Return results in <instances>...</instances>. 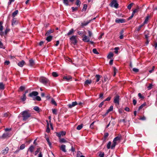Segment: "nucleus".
Wrapping results in <instances>:
<instances>
[{
  "mask_svg": "<svg viewBox=\"0 0 157 157\" xmlns=\"http://www.w3.org/2000/svg\"><path fill=\"white\" fill-rule=\"evenodd\" d=\"M19 116L22 117L23 121H26L31 117V114L29 110H26L21 112Z\"/></svg>",
  "mask_w": 157,
  "mask_h": 157,
  "instance_id": "f257e3e1",
  "label": "nucleus"
},
{
  "mask_svg": "<svg viewBox=\"0 0 157 157\" xmlns=\"http://www.w3.org/2000/svg\"><path fill=\"white\" fill-rule=\"evenodd\" d=\"M121 139V137L119 136H117L115 137L113 141V144L111 146V149H114L117 144V142H119Z\"/></svg>",
  "mask_w": 157,
  "mask_h": 157,
  "instance_id": "f03ea898",
  "label": "nucleus"
},
{
  "mask_svg": "<svg viewBox=\"0 0 157 157\" xmlns=\"http://www.w3.org/2000/svg\"><path fill=\"white\" fill-rule=\"evenodd\" d=\"M40 82L44 85H47L49 82V80L47 78L41 77L39 79Z\"/></svg>",
  "mask_w": 157,
  "mask_h": 157,
  "instance_id": "7ed1b4c3",
  "label": "nucleus"
},
{
  "mask_svg": "<svg viewBox=\"0 0 157 157\" xmlns=\"http://www.w3.org/2000/svg\"><path fill=\"white\" fill-rule=\"evenodd\" d=\"M76 36L73 35L70 38V40L71 43L73 44L74 45H75L77 42V40H76Z\"/></svg>",
  "mask_w": 157,
  "mask_h": 157,
  "instance_id": "20e7f679",
  "label": "nucleus"
},
{
  "mask_svg": "<svg viewBox=\"0 0 157 157\" xmlns=\"http://www.w3.org/2000/svg\"><path fill=\"white\" fill-rule=\"evenodd\" d=\"M118 4L117 2V0H113L110 3L111 6H114L116 8L118 7Z\"/></svg>",
  "mask_w": 157,
  "mask_h": 157,
  "instance_id": "39448f33",
  "label": "nucleus"
},
{
  "mask_svg": "<svg viewBox=\"0 0 157 157\" xmlns=\"http://www.w3.org/2000/svg\"><path fill=\"white\" fill-rule=\"evenodd\" d=\"M119 98L120 96L118 95H116L114 97V102L116 104H119Z\"/></svg>",
  "mask_w": 157,
  "mask_h": 157,
  "instance_id": "423d86ee",
  "label": "nucleus"
},
{
  "mask_svg": "<svg viewBox=\"0 0 157 157\" xmlns=\"http://www.w3.org/2000/svg\"><path fill=\"white\" fill-rule=\"evenodd\" d=\"M125 21V20L124 19L117 18L115 20V22L118 23H124Z\"/></svg>",
  "mask_w": 157,
  "mask_h": 157,
  "instance_id": "0eeeda50",
  "label": "nucleus"
},
{
  "mask_svg": "<svg viewBox=\"0 0 157 157\" xmlns=\"http://www.w3.org/2000/svg\"><path fill=\"white\" fill-rule=\"evenodd\" d=\"M66 132L65 131H61L59 132H57L56 133V135L58 137L60 138L61 136H64L66 135Z\"/></svg>",
  "mask_w": 157,
  "mask_h": 157,
  "instance_id": "6e6552de",
  "label": "nucleus"
},
{
  "mask_svg": "<svg viewBox=\"0 0 157 157\" xmlns=\"http://www.w3.org/2000/svg\"><path fill=\"white\" fill-rule=\"evenodd\" d=\"M38 94V93L37 91H33L30 93L29 94V96L32 97L33 96H36Z\"/></svg>",
  "mask_w": 157,
  "mask_h": 157,
  "instance_id": "1a4fd4ad",
  "label": "nucleus"
},
{
  "mask_svg": "<svg viewBox=\"0 0 157 157\" xmlns=\"http://www.w3.org/2000/svg\"><path fill=\"white\" fill-rule=\"evenodd\" d=\"M3 22L2 21H0V35L2 36H3V33L2 31L3 27L2 26Z\"/></svg>",
  "mask_w": 157,
  "mask_h": 157,
  "instance_id": "9d476101",
  "label": "nucleus"
},
{
  "mask_svg": "<svg viewBox=\"0 0 157 157\" xmlns=\"http://www.w3.org/2000/svg\"><path fill=\"white\" fill-rule=\"evenodd\" d=\"M90 37H88L87 36L85 35L83 38L82 40L85 42H88L89 41Z\"/></svg>",
  "mask_w": 157,
  "mask_h": 157,
  "instance_id": "9b49d317",
  "label": "nucleus"
},
{
  "mask_svg": "<svg viewBox=\"0 0 157 157\" xmlns=\"http://www.w3.org/2000/svg\"><path fill=\"white\" fill-rule=\"evenodd\" d=\"M77 105V103L76 101L73 102L71 104H69L68 105V107L70 108H71L72 107H74Z\"/></svg>",
  "mask_w": 157,
  "mask_h": 157,
  "instance_id": "f8f14e48",
  "label": "nucleus"
},
{
  "mask_svg": "<svg viewBox=\"0 0 157 157\" xmlns=\"http://www.w3.org/2000/svg\"><path fill=\"white\" fill-rule=\"evenodd\" d=\"M10 134L8 133H4L2 135L1 138L3 139H4L6 138H8L10 137Z\"/></svg>",
  "mask_w": 157,
  "mask_h": 157,
  "instance_id": "ddd939ff",
  "label": "nucleus"
},
{
  "mask_svg": "<svg viewBox=\"0 0 157 157\" xmlns=\"http://www.w3.org/2000/svg\"><path fill=\"white\" fill-rule=\"evenodd\" d=\"M18 21L16 18H13L12 21V25L13 26L18 24Z\"/></svg>",
  "mask_w": 157,
  "mask_h": 157,
  "instance_id": "4468645a",
  "label": "nucleus"
},
{
  "mask_svg": "<svg viewBox=\"0 0 157 157\" xmlns=\"http://www.w3.org/2000/svg\"><path fill=\"white\" fill-rule=\"evenodd\" d=\"M60 149L63 151L64 152H66L67 151L66 150V146L65 145L63 144L60 147Z\"/></svg>",
  "mask_w": 157,
  "mask_h": 157,
  "instance_id": "2eb2a0df",
  "label": "nucleus"
},
{
  "mask_svg": "<svg viewBox=\"0 0 157 157\" xmlns=\"http://www.w3.org/2000/svg\"><path fill=\"white\" fill-rule=\"evenodd\" d=\"M92 82L91 80H86L84 82V86H86L88 84H90Z\"/></svg>",
  "mask_w": 157,
  "mask_h": 157,
  "instance_id": "dca6fc26",
  "label": "nucleus"
},
{
  "mask_svg": "<svg viewBox=\"0 0 157 157\" xmlns=\"http://www.w3.org/2000/svg\"><path fill=\"white\" fill-rule=\"evenodd\" d=\"M63 78L66 79L67 81H68L72 78V77L70 75L65 76L63 77Z\"/></svg>",
  "mask_w": 157,
  "mask_h": 157,
  "instance_id": "f3484780",
  "label": "nucleus"
},
{
  "mask_svg": "<svg viewBox=\"0 0 157 157\" xmlns=\"http://www.w3.org/2000/svg\"><path fill=\"white\" fill-rule=\"evenodd\" d=\"M9 148L8 147H6V148L3 150L2 151V153L3 154H6L8 151Z\"/></svg>",
  "mask_w": 157,
  "mask_h": 157,
  "instance_id": "a211bd4d",
  "label": "nucleus"
},
{
  "mask_svg": "<svg viewBox=\"0 0 157 157\" xmlns=\"http://www.w3.org/2000/svg\"><path fill=\"white\" fill-rule=\"evenodd\" d=\"M25 63V61L23 60H22L21 61L18 63V65L20 67H22L24 65Z\"/></svg>",
  "mask_w": 157,
  "mask_h": 157,
  "instance_id": "6ab92c4d",
  "label": "nucleus"
},
{
  "mask_svg": "<svg viewBox=\"0 0 157 157\" xmlns=\"http://www.w3.org/2000/svg\"><path fill=\"white\" fill-rule=\"evenodd\" d=\"M74 31L73 29H71L69 32L67 33V34H66L65 35H67L69 36L71 35L74 33Z\"/></svg>",
  "mask_w": 157,
  "mask_h": 157,
  "instance_id": "aec40b11",
  "label": "nucleus"
},
{
  "mask_svg": "<svg viewBox=\"0 0 157 157\" xmlns=\"http://www.w3.org/2000/svg\"><path fill=\"white\" fill-rule=\"evenodd\" d=\"M5 85L3 82H0V90H4L5 89Z\"/></svg>",
  "mask_w": 157,
  "mask_h": 157,
  "instance_id": "412c9836",
  "label": "nucleus"
},
{
  "mask_svg": "<svg viewBox=\"0 0 157 157\" xmlns=\"http://www.w3.org/2000/svg\"><path fill=\"white\" fill-rule=\"evenodd\" d=\"M34 147L33 145L31 146L29 148L28 151H29L31 153L33 152L34 150Z\"/></svg>",
  "mask_w": 157,
  "mask_h": 157,
  "instance_id": "4be33fe9",
  "label": "nucleus"
},
{
  "mask_svg": "<svg viewBox=\"0 0 157 157\" xmlns=\"http://www.w3.org/2000/svg\"><path fill=\"white\" fill-rule=\"evenodd\" d=\"M90 22V21H89V20L87 21L82 22L81 23V25L83 26H86Z\"/></svg>",
  "mask_w": 157,
  "mask_h": 157,
  "instance_id": "5701e85b",
  "label": "nucleus"
},
{
  "mask_svg": "<svg viewBox=\"0 0 157 157\" xmlns=\"http://www.w3.org/2000/svg\"><path fill=\"white\" fill-rule=\"evenodd\" d=\"M52 39V36H49L47 37L46 40L48 41V42H50L51 41Z\"/></svg>",
  "mask_w": 157,
  "mask_h": 157,
  "instance_id": "b1692460",
  "label": "nucleus"
},
{
  "mask_svg": "<svg viewBox=\"0 0 157 157\" xmlns=\"http://www.w3.org/2000/svg\"><path fill=\"white\" fill-rule=\"evenodd\" d=\"M29 63L30 66L32 67L34 65V60L31 59L29 60Z\"/></svg>",
  "mask_w": 157,
  "mask_h": 157,
  "instance_id": "393cba45",
  "label": "nucleus"
},
{
  "mask_svg": "<svg viewBox=\"0 0 157 157\" xmlns=\"http://www.w3.org/2000/svg\"><path fill=\"white\" fill-rule=\"evenodd\" d=\"M113 53L112 52H110L107 56V57L109 59H111L112 57H113Z\"/></svg>",
  "mask_w": 157,
  "mask_h": 157,
  "instance_id": "a878e982",
  "label": "nucleus"
},
{
  "mask_svg": "<svg viewBox=\"0 0 157 157\" xmlns=\"http://www.w3.org/2000/svg\"><path fill=\"white\" fill-rule=\"evenodd\" d=\"M63 2L64 5H65L66 6H68L69 5V1L68 0H63Z\"/></svg>",
  "mask_w": 157,
  "mask_h": 157,
  "instance_id": "bb28decb",
  "label": "nucleus"
},
{
  "mask_svg": "<svg viewBox=\"0 0 157 157\" xmlns=\"http://www.w3.org/2000/svg\"><path fill=\"white\" fill-rule=\"evenodd\" d=\"M33 100H36L37 101H40L41 100V98L39 96H38L37 95L36 96L35 98H33Z\"/></svg>",
  "mask_w": 157,
  "mask_h": 157,
  "instance_id": "cd10ccee",
  "label": "nucleus"
},
{
  "mask_svg": "<svg viewBox=\"0 0 157 157\" xmlns=\"http://www.w3.org/2000/svg\"><path fill=\"white\" fill-rule=\"evenodd\" d=\"M9 31L10 29L9 28H6L5 30V32H3V36L6 35Z\"/></svg>",
  "mask_w": 157,
  "mask_h": 157,
  "instance_id": "c85d7f7f",
  "label": "nucleus"
},
{
  "mask_svg": "<svg viewBox=\"0 0 157 157\" xmlns=\"http://www.w3.org/2000/svg\"><path fill=\"white\" fill-rule=\"evenodd\" d=\"M81 3L80 0H76L75 4L78 6H80Z\"/></svg>",
  "mask_w": 157,
  "mask_h": 157,
  "instance_id": "c756f323",
  "label": "nucleus"
},
{
  "mask_svg": "<svg viewBox=\"0 0 157 157\" xmlns=\"http://www.w3.org/2000/svg\"><path fill=\"white\" fill-rule=\"evenodd\" d=\"M95 77L96 78V82H98L99 81V80L100 79V78H101V76L100 75H96L95 76Z\"/></svg>",
  "mask_w": 157,
  "mask_h": 157,
  "instance_id": "7c9ffc66",
  "label": "nucleus"
},
{
  "mask_svg": "<svg viewBox=\"0 0 157 157\" xmlns=\"http://www.w3.org/2000/svg\"><path fill=\"white\" fill-rule=\"evenodd\" d=\"M59 141L60 143H66L67 142V141L64 138H59Z\"/></svg>",
  "mask_w": 157,
  "mask_h": 157,
  "instance_id": "2f4dec72",
  "label": "nucleus"
},
{
  "mask_svg": "<svg viewBox=\"0 0 157 157\" xmlns=\"http://www.w3.org/2000/svg\"><path fill=\"white\" fill-rule=\"evenodd\" d=\"M146 105V103L145 102L144 103L142 104L141 105H140V107H139L138 110H140L144 107Z\"/></svg>",
  "mask_w": 157,
  "mask_h": 157,
  "instance_id": "473e14b6",
  "label": "nucleus"
},
{
  "mask_svg": "<svg viewBox=\"0 0 157 157\" xmlns=\"http://www.w3.org/2000/svg\"><path fill=\"white\" fill-rule=\"evenodd\" d=\"M21 99L23 101H25L26 99V95L25 94L23 95L22 97L21 98Z\"/></svg>",
  "mask_w": 157,
  "mask_h": 157,
  "instance_id": "72a5a7b5",
  "label": "nucleus"
},
{
  "mask_svg": "<svg viewBox=\"0 0 157 157\" xmlns=\"http://www.w3.org/2000/svg\"><path fill=\"white\" fill-rule=\"evenodd\" d=\"M53 32V31L51 29H50L49 30H48L46 33L45 35L46 36H48V35H49L51 33H52Z\"/></svg>",
  "mask_w": 157,
  "mask_h": 157,
  "instance_id": "f704fd0d",
  "label": "nucleus"
},
{
  "mask_svg": "<svg viewBox=\"0 0 157 157\" xmlns=\"http://www.w3.org/2000/svg\"><path fill=\"white\" fill-rule=\"evenodd\" d=\"M18 10H16L12 13V16L13 17H15V16L17 14V13H18Z\"/></svg>",
  "mask_w": 157,
  "mask_h": 157,
  "instance_id": "c9c22d12",
  "label": "nucleus"
},
{
  "mask_svg": "<svg viewBox=\"0 0 157 157\" xmlns=\"http://www.w3.org/2000/svg\"><path fill=\"white\" fill-rule=\"evenodd\" d=\"M109 134L107 132L105 133L104 134V138L103 139L104 141H105L107 137L108 136Z\"/></svg>",
  "mask_w": 157,
  "mask_h": 157,
  "instance_id": "e433bc0d",
  "label": "nucleus"
},
{
  "mask_svg": "<svg viewBox=\"0 0 157 157\" xmlns=\"http://www.w3.org/2000/svg\"><path fill=\"white\" fill-rule=\"evenodd\" d=\"M52 75L54 77H57L58 76V74L56 72H53L52 74Z\"/></svg>",
  "mask_w": 157,
  "mask_h": 157,
  "instance_id": "4c0bfd02",
  "label": "nucleus"
},
{
  "mask_svg": "<svg viewBox=\"0 0 157 157\" xmlns=\"http://www.w3.org/2000/svg\"><path fill=\"white\" fill-rule=\"evenodd\" d=\"M111 142L110 141H109L107 145V148L108 149H109L110 148H111Z\"/></svg>",
  "mask_w": 157,
  "mask_h": 157,
  "instance_id": "58836bf2",
  "label": "nucleus"
},
{
  "mask_svg": "<svg viewBox=\"0 0 157 157\" xmlns=\"http://www.w3.org/2000/svg\"><path fill=\"white\" fill-rule=\"evenodd\" d=\"M40 148H37V150H36L35 151V153H34V155H37V154H38V152H40Z\"/></svg>",
  "mask_w": 157,
  "mask_h": 157,
  "instance_id": "ea45409f",
  "label": "nucleus"
},
{
  "mask_svg": "<svg viewBox=\"0 0 157 157\" xmlns=\"http://www.w3.org/2000/svg\"><path fill=\"white\" fill-rule=\"evenodd\" d=\"M87 5L86 4H84L83 6V7L82 10V11H85L87 9Z\"/></svg>",
  "mask_w": 157,
  "mask_h": 157,
  "instance_id": "a19ab883",
  "label": "nucleus"
},
{
  "mask_svg": "<svg viewBox=\"0 0 157 157\" xmlns=\"http://www.w3.org/2000/svg\"><path fill=\"white\" fill-rule=\"evenodd\" d=\"M33 109L36 111H37L38 112H40L39 111V108L38 106H35L33 108Z\"/></svg>",
  "mask_w": 157,
  "mask_h": 157,
  "instance_id": "79ce46f5",
  "label": "nucleus"
},
{
  "mask_svg": "<svg viewBox=\"0 0 157 157\" xmlns=\"http://www.w3.org/2000/svg\"><path fill=\"white\" fill-rule=\"evenodd\" d=\"M82 126H83L82 124H81L77 126V127L76 128V129L77 130H80L82 128Z\"/></svg>",
  "mask_w": 157,
  "mask_h": 157,
  "instance_id": "37998d69",
  "label": "nucleus"
},
{
  "mask_svg": "<svg viewBox=\"0 0 157 157\" xmlns=\"http://www.w3.org/2000/svg\"><path fill=\"white\" fill-rule=\"evenodd\" d=\"M92 51L94 54L97 55L99 54V53L97 51L96 48H94L92 50Z\"/></svg>",
  "mask_w": 157,
  "mask_h": 157,
  "instance_id": "c03bdc74",
  "label": "nucleus"
},
{
  "mask_svg": "<svg viewBox=\"0 0 157 157\" xmlns=\"http://www.w3.org/2000/svg\"><path fill=\"white\" fill-rule=\"evenodd\" d=\"M138 96L140 98H141L142 100L144 99V97L140 93L138 94Z\"/></svg>",
  "mask_w": 157,
  "mask_h": 157,
  "instance_id": "a18cd8bd",
  "label": "nucleus"
},
{
  "mask_svg": "<svg viewBox=\"0 0 157 157\" xmlns=\"http://www.w3.org/2000/svg\"><path fill=\"white\" fill-rule=\"evenodd\" d=\"M51 103L52 104H53L55 105H57V103L56 101L54 100V99L53 98H52L51 101Z\"/></svg>",
  "mask_w": 157,
  "mask_h": 157,
  "instance_id": "49530a36",
  "label": "nucleus"
},
{
  "mask_svg": "<svg viewBox=\"0 0 157 157\" xmlns=\"http://www.w3.org/2000/svg\"><path fill=\"white\" fill-rule=\"evenodd\" d=\"M149 17L147 16L146 17L145 21L144 22V24H146L148 21Z\"/></svg>",
  "mask_w": 157,
  "mask_h": 157,
  "instance_id": "de8ad7c7",
  "label": "nucleus"
},
{
  "mask_svg": "<svg viewBox=\"0 0 157 157\" xmlns=\"http://www.w3.org/2000/svg\"><path fill=\"white\" fill-rule=\"evenodd\" d=\"M104 152H100L98 156L100 157H104Z\"/></svg>",
  "mask_w": 157,
  "mask_h": 157,
  "instance_id": "09e8293b",
  "label": "nucleus"
},
{
  "mask_svg": "<svg viewBox=\"0 0 157 157\" xmlns=\"http://www.w3.org/2000/svg\"><path fill=\"white\" fill-rule=\"evenodd\" d=\"M88 33L89 37H91L93 35V33L92 32L89 30H88Z\"/></svg>",
  "mask_w": 157,
  "mask_h": 157,
  "instance_id": "8fccbe9b",
  "label": "nucleus"
},
{
  "mask_svg": "<svg viewBox=\"0 0 157 157\" xmlns=\"http://www.w3.org/2000/svg\"><path fill=\"white\" fill-rule=\"evenodd\" d=\"M133 5V3H132L131 4H129L127 8L129 10H130L131 8L132 7V5Z\"/></svg>",
  "mask_w": 157,
  "mask_h": 157,
  "instance_id": "3c124183",
  "label": "nucleus"
},
{
  "mask_svg": "<svg viewBox=\"0 0 157 157\" xmlns=\"http://www.w3.org/2000/svg\"><path fill=\"white\" fill-rule=\"evenodd\" d=\"M25 144H22L21 145V146H20V149L22 150V149H24V148H25Z\"/></svg>",
  "mask_w": 157,
  "mask_h": 157,
  "instance_id": "603ef678",
  "label": "nucleus"
},
{
  "mask_svg": "<svg viewBox=\"0 0 157 157\" xmlns=\"http://www.w3.org/2000/svg\"><path fill=\"white\" fill-rule=\"evenodd\" d=\"M95 121H94L90 125V128L91 129H93L94 128V124L95 123Z\"/></svg>",
  "mask_w": 157,
  "mask_h": 157,
  "instance_id": "864d4df0",
  "label": "nucleus"
},
{
  "mask_svg": "<svg viewBox=\"0 0 157 157\" xmlns=\"http://www.w3.org/2000/svg\"><path fill=\"white\" fill-rule=\"evenodd\" d=\"M113 106L112 105L111 106L109 109L107 110L109 112L112 111L113 110Z\"/></svg>",
  "mask_w": 157,
  "mask_h": 157,
  "instance_id": "5fc2aeb1",
  "label": "nucleus"
},
{
  "mask_svg": "<svg viewBox=\"0 0 157 157\" xmlns=\"http://www.w3.org/2000/svg\"><path fill=\"white\" fill-rule=\"evenodd\" d=\"M119 49V47H115L114 49L115 50V53H117L118 52V50Z\"/></svg>",
  "mask_w": 157,
  "mask_h": 157,
  "instance_id": "6e6d98bb",
  "label": "nucleus"
},
{
  "mask_svg": "<svg viewBox=\"0 0 157 157\" xmlns=\"http://www.w3.org/2000/svg\"><path fill=\"white\" fill-rule=\"evenodd\" d=\"M133 71L135 72H138L139 70L138 69L136 68H134L132 69Z\"/></svg>",
  "mask_w": 157,
  "mask_h": 157,
  "instance_id": "4d7b16f0",
  "label": "nucleus"
},
{
  "mask_svg": "<svg viewBox=\"0 0 157 157\" xmlns=\"http://www.w3.org/2000/svg\"><path fill=\"white\" fill-rule=\"evenodd\" d=\"M19 89L21 91H23L25 89V86H21L19 88Z\"/></svg>",
  "mask_w": 157,
  "mask_h": 157,
  "instance_id": "13d9d810",
  "label": "nucleus"
},
{
  "mask_svg": "<svg viewBox=\"0 0 157 157\" xmlns=\"http://www.w3.org/2000/svg\"><path fill=\"white\" fill-rule=\"evenodd\" d=\"M52 112L53 114L56 115L57 114V110L55 109H54L52 110Z\"/></svg>",
  "mask_w": 157,
  "mask_h": 157,
  "instance_id": "bf43d9fd",
  "label": "nucleus"
},
{
  "mask_svg": "<svg viewBox=\"0 0 157 157\" xmlns=\"http://www.w3.org/2000/svg\"><path fill=\"white\" fill-rule=\"evenodd\" d=\"M144 33L145 35H149V31L148 30H146L144 32Z\"/></svg>",
  "mask_w": 157,
  "mask_h": 157,
  "instance_id": "052dcab7",
  "label": "nucleus"
},
{
  "mask_svg": "<svg viewBox=\"0 0 157 157\" xmlns=\"http://www.w3.org/2000/svg\"><path fill=\"white\" fill-rule=\"evenodd\" d=\"M15 0H9V2H8V6L10 5L11 4L12 2H14Z\"/></svg>",
  "mask_w": 157,
  "mask_h": 157,
  "instance_id": "680f3d73",
  "label": "nucleus"
},
{
  "mask_svg": "<svg viewBox=\"0 0 157 157\" xmlns=\"http://www.w3.org/2000/svg\"><path fill=\"white\" fill-rule=\"evenodd\" d=\"M155 69V66H153L152 67V68L151 70L149 71V72L150 73H152L153 71H154Z\"/></svg>",
  "mask_w": 157,
  "mask_h": 157,
  "instance_id": "e2e57ef3",
  "label": "nucleus"
},
{
  "mask_svg": "<svg viewBox=\"0 0 157 157\" xmlns=\"http://www.w3.org/2000/svg\"><path fill=\"white\" fill-rule=\"evenodd\" d=\"M70 151H71L72 152H74L75 151V149L73 146H72L70 150Z\"/></svg>",
  "mask_w": 157,
  "mask_h": 157,
  "instance_id": "0e129e2a",
  "label": "nucleus"
},
{
  "mask_svg": "<svg viewBox=\"0 0 157 157\" xmlns=\"http://www.w3.org/2000/svg\"><path fill=\"white\" fill-rule=\"evenodd\" d=\"M5 64L6 65H8L10 63V62L9 61L6 60L4 62Z\"/></svg>",
  "mask_w": 157,
  "mask_h": 157,
  "instance_id": "69168bd1",
  "label": "nucleus"
},
{
  "mask_svg": "<svg viewBox=\"0 0 157 157\" xmlns=\"http://www.w3.org/2000/svg\"><path fill=\"white\" fill-rule=\"evenodd\" d=\"M152 85L151 84H150L149 85V86L147 87V88H148V89L150 90L152 88Z\"/></svg>",
  "mask_w": 157,
  "mask_h": 157,
  "instance_id": "338daca9",
  "label": "nucleus"
},
{
  "mask_svg": "<svg viewBox=\"0 0 157 157\" xmlns=\"http://www.w3.org/2000/svg\"><path fill=\"white\" fill-rule=\"evenodd\" d=\"M137 103V101L136 99H133V105H136Z\"/></svg>",
  "mask_w": 157,
  "mask_h": 157,
  "instance_id": "774afa93",
  "label": "nucleus"
}]
</instances>
